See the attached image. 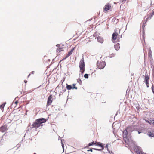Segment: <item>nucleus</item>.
Wrapping results in <instances>:
<instances>
[{
	"label": "nucleus",
	"instance_id": "obj_1",
	"mask_svg": "<svg viewBox=\"0 0 154 154\" xmlns=\"http://www.w3.org/2000/svg\"><path fill=\"white\" fill-rule=\"evenodd\" d=\"M47 119L44 118H40L36 119L35 121L33 122L32 125V127L33 128H38L40 126H42V123L45 122Z\"/></svg>",
	"mask_w": 154,
	"mask_h": 154
},
{
	"label": "nucleus",
	"instance_id": "obj_2",
	"mask_svg": "<svg viewBox=\"0 0 154 154\" xmlns=\"http://www.w3.org/2000/svg\"><path fill=\"white\" fill-rule=\"evenodd\" d=\"M79 68L80 71L82 74L84 73L85 71V64L83 57H82L80 62Z\"/></svg>",
	"mask_w": 154,
	"mask_h": 154
},
{
	"label": "nucleus",
	"instance_id": "obj_3",
	"mask_svg": "<svg viewBox=\"0 0 154 154\" xmlns=\"http://www.w3.org/2000/svg\"><path fill=\"white\" fill-rule=\"evenodd\" d=\"M127 129L128 128H127L124 131L122 134L124 140L126 143H128L129 142L128 136Z\"/></svg>",
	"mask_w": 154,
	"mask_h": 154
},
{
	"label": "nucleus",
	"instance_id": "obj_4",
	"mask_svg": "<svg viewBox=\"0 0 154 154\" xmlns=\"http://www.w3.org/2000/svg\"><path fill=\"white\" fill-rule=\"evenodd\" d=\"M97 68L98 69H103L106 65V63L104 61L99 62H97Z\"/></svg>",
	"mask_w": 154,
	"mask_h": 154
},
{
	"label": "nucleus",
	"instance_id": "obj_5",
	"mask_svg": "<svg viewBox=\"0 0 154 154\" xmlns=\"http://www.w3.org/2000/svg\"><path fill=\"white\" fill-rule=\"evenodd\" d=\"M52 94L50 95L48 98L47 103V106H49L51 104L53 101V100L52 99Z\"/></svg>",
	"mask_w": 154,
	"mask_h": 154
},
{
	"label": "nucleus",
	"instance_id": "obj_6",
	"mask_svg": "<svg viewBox=\"0 0 154 154\" xmlns=\"http://www.w3.org/2000/svg\"><path fill=\"white\" fill-rule=\"evenodd\" d=\"M96 143L95 146H98L101 147L102 148L101 149H104V144L100 143V142H96Z\"/></svg>",
	"mask_w": 154,
	"mask_h": 154
},
{
	"label": "nucleus",
	"instance_id": "obj_7",
	"mask_svg": "<svg viewBox=\"0 0 154 154\" xmlns=\"http://www.w3.org/2000/svg\"><path fill=\"white\" fill-rule=\"evenodd\" d=\"M118 35V33L116 32H114L112 35V40H115L117 38V36Z\"/></svg>",
	"mask_w": 154,
	"mask_h": 154
},
{
	"label": "nucleus",
	"instance_id": "obj_8",
	"mask_svg": "<svg viewBox=\"0 0 154 154\" xmlns=\"http://www.w3.org/2000/svg\"><path fill=\"white\" fill-rule=\"evenodd\" d=\"M7 130V127L5 125L2 126L0 128V131L4 132Z\"/></svg>",
	"mask_w": 154,
	"mask_h": 154
},
{
	"label": "nucleus",
	"instance_id": "obj_9",
	"mask_svg": "<svg viewBox=\"0 0 154 154\" xmlns=\"http://www.w3.org/2000/svg\"><path fill=\"white\" fill-rule=\"evenodd\" d=\"M97 40L98 42L101 43H103L104 40L103 38L101 37L100 36H98L97 37Z\"/></svg>",
	"mask_w": 154,
	"mask_h": 154
},
{
	"label": "nucleus",
	"instance_id": "obj_10",
	"mask_svg": "<svg viewBox=\"0 0 154 154\" xmlns=\"http://www.w3.org/2000/svg\"><path fill=\"white\" fill-rule=\"evenodd\" d=\"M110 7L111 6L109 4H107L105 5L104 9L105 11H107L110 9Z\"/></svg>",
	"mask_w": 154,
	"mask_h": 154
},
{
	"label": "nucleus",
	"instance_id": "obj_11",
	"mask_svg": "<svg viewBox=\"0 0 154 154\" xmlns=\"http://www.w3.org/2000/svg\"><path fill=\"white\" fill-rule=\"evenodd\" d=\"M114 47L115 50L116 51L119 50L120 49V44L119 43H117L114 45Z\"/></svg>",
	"mask_w": 154,
	"mask_h": 154
},
{
	"label": "nucleus",
	"instance_id": "obj_12",
	"mask_svg": "<svg viewBox=\"0 0 154 154\" xmlns=\"http://www.w3.org/2000/svg\"><path fill=\"white\" fill-rule=\"evenodd\" d=\"M96 143V142H95L94 141H93L92 142L88 144V146L87 147V148H89L88 147L89 146H93V145H95Z\"/></svg>",
	"mask_w": 154,
	"mask_h": 154
},
{
	"label": "nucleus",
	"instance_id": "obj_13",
	"mask_svg": "<svg viewBox=\"0 0 154 154\" xmlns=\"http://www.w3.org/2000/svg\"><path fill=\"white\" fill-rule=\"evenodd\" d=\"M66 89L68 90H70L71 89H72L73 87L71 85H68L67 84H66Z\"/></svg>",
	"mask_w": 154,
	"mask_h": 154
},
{
	"label": "nucleus",
	"instance_id": "obj_14",
	"mask_svg": "<svg viewBox=\"0 0 154 154\" xmlns=\"http://www.w3.org/2000/svg\"><path fill=\"white\" fill-rule=\"evenodd\" d=\"M148 135L149 137H154V133L151 131L148 132Z\"/></svg>",
	"mask_w": 154,
	"mask_h": 154
},
{
	"label": "nucleus",
	"instance_id": "obj_15",
	"mask_svg": "<svg viewBox=\"0 0 154 154\" xmlns=\"http://www.w3.org/2000/svg\"><path fill=\"white\" fill-rule=\"evenodd\" d=\"M6 103V102H5L4 103L0 105V107L1 109L2 110L3 109H4V107L5 106V104Z\"/></svg>",
	"mask_w": 154,
	"mask_h": 154
},
{
	"label": "nucleus",
	"instance_id": "obj_16",
	"mask_svg": "<svg viewBox=\"0 0 154 154\" xmlns=\"http://www.w3.org/2000/svg\"><path fill=\"white\" fill-rule=\"evenodd\" d=\"M149 77L148 75H145V81H144L146 82H149Z\"/></svg>",
	"mask_w": 154,
	"mask_h": 154
},
{
	"label": "nucleus",
	"instance_id": "obj_17",
	"mask_svg": "<svg viewBox=\"0 0 154 154\" xmlns=\"http://www.w3.org/2000/svg\"><path fill=\"white\" fill-rule=\"evenodd\" d=\"M75 48L74 47L69 52L68 54L70 55V56L73 53V51L74 50Z\"/></svg>",
	"mask_w": 154,
	"mask_h": 154
},
{
	"label": "nucleus",
	"instance_id": "obj_18",
	"mask_svg": "<svg viewBox=\"0 0 154 154\" xmlns=\"http://www.w3.org/2000/svg\"><path fill=\"white\" fill-rule=\"evenodd\" d=\"M69 56H70V55H69L68 54H66V56L64 58H63L62 60H61L60 61V62H61V61L63 60L66 59Z\"/></svg>",
	"mask_w": 154,
	"mask_h": 154
},
{
	"label": "nucleus",
	"instance_id": "obj_19",
	"mask_svg": "<svg viewBox=\"0 0 154 154\" xmlns=\"http://www.w3.org/2000/svg\"><path fill=\"white\" fill-rule=\"evenodd\" d=\"M137 129L136 130V131H137L138 132V134H140L142 133V130L140 129H138L137 128Z\"/></svg>",
	"mask_w": 154,
	"mask_h": 154
},
{
	"label": "nucleus",
	"instance_id": "obj_20",
	"mask_svg": "<svg viewBox=\"0 0 154 154\" xmlns=\"http://www.w3.org/2000/svg\"><path fill=\"white\" fill-rule=\"evenodd\" d=\"M146 21H144L142 25V26L141 27V28L143 29H144V27L145 26V24L146 23Z\"/></svg>",
	"mask_w": 154,
	"mask_h": 154
},
{
	"label": "nucleus",
	"instance_id": "obj_21",
	"mask_svg": "<svg viewBox=\"0 0 154 154\" xmlns=\"http://www.w3.org/2000/svg\"><path fill=\"white\" fill-rule=\"evenodd\" d=\"M77 82L79 83L80 85H81L82 84V81L80 79H77Z\"/></svg>",
	"mask_w": 154,
	"mask_h": 154
},
{
	"label": "nucleus",
	"instance_id": "obj_22",
	"mask_svg": "<svg viewBox=\"0 0 154 154\" xmlns=\"http://www.w3.org/2000/svg\"><path fill=\"white\" fill-rule=\"evenodd\" d=\"M151 68L152 69L153 73L154 74V65H153L152 63L151 64Z\"/></svg>",
	"mask_w": 154,
	"mask_h": 154
},
{
	"label": "nucleus",
	"instance_id": "obj_23",
	"mask_svg": "<svg viewBox=\"0 0 154 154\" xmlns=\"http://www.w3.org/2000/svg\"><path fill=\"white\" fill-rule=\"evenodd\" d=\"M62 48H58L57 49V52H60L62 51Z\"/></svg>",
	"mask_w": 154,
	"mask_h": 154
},
{
	"label": "nucleus",
	"instance_id": "obj_24",
	"mask_svg": "<svg viewBox=\"0 0 154 154\" xmlns=\"http://www.w3.org/2000/svg\"><path fill=\"white\" fill-rule=\"evenodd\" d=\"M84 77L86 79H88V75L87 74H85L84 75Z\"/></svg>",
	"mask_w": 154,
	"mask_h": 154
},
{
	"label": "nucleus",
	"instance_id": "obj_25",
	"mask_svg": "<svg viewBox=\"0 0 154 154\" xmlns=\"http://www.w3.org/2000/svg\"><path fill=\"white\" fill-rule=\"evenodd\" d=\"M145 121H146V122L149 123L150 125H151V121H149L148 120L146 119H145Z\"/></svg>",
	"mask_w": 154,
	"mask_h": 154
},
{
	"label": "nucleus",
	"instance_id": "obj_26",
	"mask_svg": "<svg viewBox=\"0 0 154 154\" xmlns=\"http://www.w3.org/2000/svg\"><path fill=\"white\" fill-rule=\"evenodd\" d=\"M94 150H97L98 151H101L102 150H103V149H97V148H94L93 149Z\"/></svg>",
	"mask_w": 154,
	"mask_h": 154
},
{
	"label": "nucleus",
	"instance_id": "obj_27",
	"mask_svg": "<svg viewBox=\"0 0 154 154\" xmlns=\"http://www.w3.org/2000/svg\"><path fill=\"white\" fill-rule=\"evenodd\" d=\"M151 88H152V92L154 94V85H153V84L152 85V86Z\"/></svg>",
	"mask_w": 154,
	"mask_h": 154
},
{
	"label": "nucleus",
	"instance_id": "obj_28",
	"mask_svg": "<svg viewBox=\"0 0 154 154\" xmlns=\"http://www.w3.org/2000/svg\"><path fill=\"white\" fill-rule=\"evenodd\" d=\"M115 54H113V53H112L111 54L110 56L109 57L112 58V57H114L115 56Z\"/></svg>",
	"mask_w": 154,
	"mask_h": 154
},
{
	"label": "nucleus",
	"instance_id": "obj_29",
	"mask_svg": "<svg viewBox=\"0 0 154 154\" xmlns=\"http://www.w3.org/2000/svg\"><path fill=\"white\" fill-rule=\"evenodd\" d=\"M21 146L20 144H18L16 146L17 147V148L16 149H17L19 148Z\"/></svg>",
	"mask_w": 154,
	"mask_h": 154
},
{
	"label": "nucleus",
	"instance_id": "obj_30",
	"mask_svg": "<svg viewBox=\"0 0 154 154\" xmlns=\"http://www.w3.org/2000/svg\"><path fill=\"white\" fill-rule=\"evenodd\" d=\"M145 83L146 84V87L148 88L149 87V82H146Z\"/></svg>",
	"mask_w": 154,
	"mask_h": 154
},
{
	"label": "nucleus",
	"instance_id": "obj_31",
	"mask_svg": "<svg viewBox=\"0 0 154 154\" xmlns=\"http://www.w3.org/2000/svg\"><path fill=\"white\" fill-rule=\"evenodd\" d=\"M61 144H62V146L63 149H64V144L62 142V140H61Z\"/></svg>",
	"mask_w": 154,
	"mask_h": 154
},
{
	"label": "nucleus",
	"instance_id": "obj_32",
	"mask_svg": "<svg viewBox=\"0 0 154 154\" xmlns=\"http://www.w3.org/2000/svg\"><path fill=\"white\" fill-rule=\"evenodd\" d=\"M66 90V89L65 88H63V92H65Z\"/></svg>",
	"mask_w": 154,
	"mask_h": 154
},
{
	"label": "nucleus",
	"instance_id": "obj_33",
	"mask_svg": "<svg viewBox=\"0 0 154 154\" xmlns=\"http://www.w3.org/2000/svg\"><path fill=\"white\" fill-rule=\"evenodd\" d=\"M93 148H92L91 149H90L88 150H87V151L88 152L91 151V152H92V151H93L92 150L93 149Z\"/></svg>",
	"mask_w": 154,
	"mask_h": 154
},
{
	"label": "nucleus",
	"instance_id": "obj_34",
	"mask_svg": "<svg viewBox=\"0 0 154 154\" xmlns=\"http://www.w3.org/2000/svg\"><path fill=\"white\" fill-rule=\"evenodd\" d=\"M149 54H150L149 57H150V56H152V51H151L150 48V50H149Z\"/></svg>",
	"mask_w": 154,
	"mask_h": 154
},
{
	"label": "nucleus",
	"instance_id": "obj_35",
	"mask_svg": "<svg viewBox=\"0 0 154 154\" xmlns=\"http://www.w3.org/2000/svg\"><path fill=\"white\" fill-rule=\"evenodd\" d=\"M108 144H106L105 146V148H107V150L108 151H109V149H108Z\"/></svg>",
	"mask_w": 154,
	"mask_h": 154
},
{
	"label": "nucleus",
	"instance_id": "obj_36",
	"mask_svg": "<svg viewBox=\"0 0 154 154\" xmlns=\"http://www.w3.org/2000/svg\"><path fill=\"white\" fill-rule=\"evenodd\" d=\"M152 124L154 126V120L151 121V124Z\"/></svg>",
	"mask_w": 154,
	"mask_h": 154
},
{
	"label": "nucleus",
	"instance_id": "obj_37",
	"mask_svg": "<svg viewBox=\"0 0 154 154\" xmlns=\"http://www.w3.org/2000/svg\"><path fill=\"white\" fill-rule=\"evenodd\" d=\"M154 15V11H153L152 12V13L151 14V17H152Z\"/></svg>",
	"mask_w": 154,
	"mask_h": 154
},
{
	"label": "nucleus",
	"instance_id": "obj_38",
	"mask_svg": "<svg viewBox=\"0 0 154 154\" xmlns=\"http://www.w3.org/2000/svg\"><path fill=\"white\" fill-rule=\"evenodd\" d=\"M154 15V11H153L152 12V13L151 14V17H152Z\"/></svg>",
	"mask_w": 154,
	"mask_h": 154
},
{
	"label": "nucleus",
	"instance_id": "obj_39",
	"mask_svg": "<svg viewBox=\"0 0 154 154\" xmlns=\"http://www.w3.org/2000/svg\"><path fill=\"white\" fill-rule=\"evenodd\" d=\"M72 88H72L73 89H77V88L76 87H75V86L73 87Z\"/></svg>",
	"mask_w": 154,
	"mask_h": 154
},
{
	"label": "nucleus",
	"instance_id": "obj_40",
	"mask_svg": "<svg viewBox=\"0 0 154 154\" xmlns=\"http://www.w3.org/2000/svg\"><path fill=\"white\" fill-rule=\"evenodd\" d=\"M24 82L25 83H27V81L26 80H24Z\"/></svg>",
	"mask_w": 154,
	"mask_h": 154
},
{
	"label": "nucleus",
	"instance_id": "obj_41",
	"mask_svg": "<svg viewBox=\"0 0 154 154\" xmlns=\"http://www.w3.org/2000/svg\"><path fill=\"white\" fill-rule=\"evenodd\" d=\"M60 46V45L59 44H57L56 45V46L57 47H59Z\"/></svg>",
	"mask_w": 154,
	"mask_h": 154
},
{
	"label": "nucleus",
	"instance_id": "obj_42",
	"mask_svg": "<svg viewBox=\"0 0 154 154\" xmlns=\"http://www.w3.org/2000/svg\"><path fill=\"white\" fill-rule=\"evenodd\" d=\"M18 103V102L17 101H16L15 102V103L16 104H17V103Z\"/></svg>",
	"mask_w": 154,
	"mask_h": 154
},
{
	"label": "nucleus",
	"instance_id": "obj_43",
	"mask_svg": "<svg viewBox=\"0 0 154 154\" xmlns=\"http://www.w3.org/2000/svg\"><path fill=\"white\" fill-rule=\"evenodd\" d=\"M109 153H110V154H114L112 151H111V152H109Z\"/></svg>",
	"mask_w": 154,
	"mask_h": 154
},
{
	"label": "nucleus",
	"instance_id": "obj_44",
	"mask_svg": "<svg viewBox=\"0 0 154 154\" xmlns=\"http://www.w3.org/2000/svg\"><path fill=\"white\" fill-rule=\"evenodd\" d=\"M75 84H73L72 85L73 86V87L75 86Z\"/></svg>",
	"mask_w": 154,
	"mask_h": 154
},
{
	"label": "nucleus",
	"instance_id": "obj_45",
	"mask_svg": "<svg viewBox=\"0 0 154 154\" xmlns=\"http://www.w3.org/2000/svg\"><path fill=\"white\" fill-rule=\"evenodd\" d=\"M63 92H61L60 93V95L62 94H63Z\"/></svg>",
	"mask_w": 154,
	"mask_h": 154
},
{
	"label": "nucleus",
	"instance_id": "obj_46",
	"mask_svg": "<svg viewBox=\"0 0 154 154\" xmlns=\"http://www.w3.org/2000/svg\"><path fill=\"white\" fill-rule=\"evenodd\" d=\"M30 74H29L28 75V77H29L30 76Z\"/></svg>",
	"mask_w": 154,
	"mask_h": 154
},
{
	"label": "nucleus",
	"instance_id": "obj_47",
	"mask_svg": "<svg viewBox=\"0 0 154 154\" xmlns=\"http://www.w3.org/2000/svg\"><path fill=\"white\" fill-rule=\"evenodd\" d=\"M148 19V17L146 19V20L147 21V20Z\"/></svg>",
	"mask_w": 154,
	"mask_h": 154
},
{
	"label": "nucleus",
	"instance_id": "obj_48",
	"mask_svg": "<svg viewBox=\"0 0 154 154\" xmlns=\"http://www.w3.org/2000/svg\"><path fill=\"white\" fill-rule=\"evenodd\" d=\"M126 0H123V1H122V2H123V1H126Z\"/></svg>",
	"mask_w": 154,
	"mask_h": 154
},
{
	"label": "nucleus",
	"instance_id": "obj_49",
	"mask_svg": "<svg viewBox=\"0 0 154 154\" xmlns=\"http://www.w3.org/2000/svg\"><path fill=\"white\" fill-rule=\"evenodd\" d=\"M34 72H32V74H33V73H34Z\"/></svg>",
	"mask_w": 154,
	"mask_h": 154
},
{
	"label": "nucleus",
	"instance_id": "obj_50",
	"mask_svg": "<svg viewBox=\"0 0 154 154\" xmlns=\"http://www.w3.org/2000/svg\"><path fill=\"white\" fill-rule=\"evenodd\" d=\"M65 116H66V114H65Z\"/></svg>",
	"mask_w": 154,
	"mask_h": 154
},
{
	"label": "nucleus",
	"instance_id": "obj_51",
	"mask_svg": "<svg viewBox=\"0 0 154 154\" xmlns=\"http://www.w3.org/2000/svg\"><path fill=\"white\" fill-rule=\"evenodd\" d=\"M33 154H36L35 153H34Z\"/></svg>",
	"mask_w": 154,
	"mask_h": 154
}]
</instances>
